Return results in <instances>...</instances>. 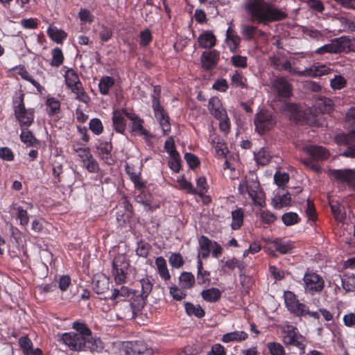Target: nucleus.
Instances as JSON below:
<instances>
[{
  "mask_svg": "<svg viewBox=\"0 0 355 355\" xmlns=\"http://www.w3.org/2000/svg\"><path fill=\"white\" fill-rule=\"evenodd\" d=\"M243 7L252 21L259 24L266 25L287 17V14L284 11L268 1L245 0Z\"/></svg>",
  "mask_w": 355,
  "mask_h": 355,
  "instance_id": "nucleus-1",
  "label": "nucleus"
},
{
  "mask_svg": "<svg viewBox=\"0 0 355 355\" xmlns=\"http://www.w3.org/2000/svg\"><path fill=\"white\" fill-rule=\"evenodd\" d=\"M24 94L21 93L12 100L13 109L16 119L19 121L21 128H28L34 120L35 112L33 109H26L24 104Z\"/></svg>",
  "mask_w": 355,
  "mask_h": 355,
  "instance_id": "nucleus-2",
  "label": "nucleus"
},
{
  "mask_svg": "<svg viewBox=\"0 0 355 355\" xmlns=\"http://www.w3.org/2000/svg\"><path fill=\"white\" fill-rule=\"evenodd\" d=\"M238 189L241 195L248 193L254 205L262 206L264 202L263 193L260 191V183L257 178H245L240 182Z\"/></svg>",
  "mask_w": 355,
  "mask_h": 355,
  "instance_id": "nucleus-3",
  "label": "nucleus"
},
{
  "mask_svg": "<svg viewBox=\"0 0 355 355\" xmlns=\"http://www.w3.org/2000/svg\"><path fill=\"white\" fill-rule=\"evenodd\" d=\"M76 339L77 340L76 343L69 347L71 350L77 352L89 351L91 352L99 353L105 347L104 343L101 339L99 337L93 336L92 334L91 336H87L85 338H82V336H78Z\"/></svg>",
  "mask_w": 355,
  "mask_h": 355,
  "instance_id": "nucleus-4",
  "label": "nucleus"
},
{
  "mask_svg": "<svg viewBox=\"0 0 355 355\" xmlns=\"http://www.w3.org/2000/svg\"><path fill=\"white\" fill-rule=\"evenodd\" d=\"M304 150L309 157L302 159V163L315 171L320 170V166L316 162L320 160H325L329 157V153L322 146H309L304 148Z\"/></svg>",
  "mask_w": 355,
  "mask_h": 355,
  "instance_id": "nucleus-5",
  "label": "nucleus"
},
{
  "mask_svg": "<svg viewBox=\"0 0 355 355\" xmlns=\"http://www.w3.org/2000/svg\"><path fill=\"white\" fill-rule=\"evenodd\" d=\"M276 124V118L273 113L267 110H261L254 116L255 131L263 135L272 130Z\"/></svg>",
  "mask_w": 355,
  "mask_h": 355,
  "instance_id": "nucleus-6",
  "label": "nucleus"
},
{
  "mask_svg": "<svg viewBox=\"0 0 355 355\" xmlns=\"http://www.w3.org/2000/svg\"><path fill=\"white\" fill-rule=\"evenodd\" d=\"M282 341L286 346L296 347L304 349L305 347L304 337L301 335L297 328L291 324H285L281 327Z\"/></svg>",
  "mask_w": 355,
  "mask_h": 355,
  "instance_id": "nucleus-7",
  "label": "nucleus"
},
{
  "mask_svg": "<svg viewBox=\"0 0 355 355\" xmlns=\"http://www.w3.org/2000/svg\"><path fill=\"white\" fill-rule=\"evenodd\" d=\"M302 279L305 292L309 294L320 293L324 288L323 277L309 269L306 270Z\"/></svg>",
  "mask_w": 355,
  "mask_h": 355,
  "instance_id": "nucleus-8",
  "label": "nucleus"
},
{
  "mask_svg": "<svg viewBox=\"0 0 355 355\" xmlns=\"http://www.w3.org/2000/svg\"><path fill=\"white\" fill-rule=\"evenodd\" d=\"M72 328L77 332H66L62 335V340L63 343L68 346V347L76 343L77 340L76 338L78 336H82V338H85L87 336H91L92 334V330L89 328L87 324L80 321L73 322L72 324Z\"/></svg>",
  "mask_w": 355,
  "mask_h": 355,
  "instance_id": "nucleus-9",
  "label": "nucleus"
},
{
  "mask_svg": "<svg viewBox=\"0 0 355 355\" xmlns=\"http://www.w3.org/2000/svg\"><path fill=\"white\" fill-rule=\"evenodd\" d=\"M284 300L287 310L291 314L297 317L304 316V312L306 305L304 303H301L297 299V295L293 291H284Z\"/></svg>",
  "mask_w": 355,
  "mask_h": 355,
  "instance_id": "nucleus-10",
  "label": "nucleus"
},
{
  "mask_svg": "<svg viewBox=\"0 0 355 355\" xmlns=\"http://www.w3.org/2000/svg\"><path fill=\"white\" fill-rule=\"evenodd\" d=\"M123 114L131 121L130 124V132L133 135H144L145 137L150 136L149 132L144 127V120L134 112H130L126 108H121Z\"/></svg>",
  "mask_w": 355,
  "mask_h": 355,
  "instance_id": "nucleus-11",
  "label": "nucleus"
},
{
  "mask_svg": "<svg viewBox=\"0 0 355 355\" xmlns=\"http://www.w3.org/2000/svg\"><path fill=\"white\" fill-rule=\"evenodd\" d=\"M348 43L349 41L345 37L335 38L331 43L318 48L315 52L318 54H324L325 53H338L344 52L349 46Z\"/></svg>",
  "mask_w": 355,
  "mask_h": 355,
  "instance_id": "nucleus-12",
  "label": "nucleus"
},
{
  "mask_svg": "<svg viewBox=\"0 0 355 355\" xmlns=\"http://www.w3.org/2000/svg\"><path fill=\"white\" fill-rule=\"evenodd\" d=\"M125 355H153V351L140 340L130 341L124 346Z\"/></svg>",
  "mask_w": 355,
  "mask_h": 355,
  "instance_id": "nucleus-13",
  "label": "nucleus"
},
{
  "mask_svg": "<svg viewBox=\"0 0 355 355\" xmlns=\"http://www.w3.org/2000/svg\"><path fill=\"white\" fill-rule=\"evenodd\" d=\"M283 110L290 114L291 118L297 123H312L315 119L306 118V112L302 110L296 103H289L283 105Z\"/></svg>",
  "mask_w": 355,
  "mask_h": 355,
  "instance_id": "nucleus-14",
  "label": "nucleus"
},
{
  "mask_svg": "<svg viewBox=\"0 0 355 355\" xmlns=\"http://www.w3.org/2000/svg\"><path fill=\"white\" fill-rule=\"evenodd\" d=\"M272 87L279 100L289 98L292 94V85L284 77H279L274 80Z\"/></svg>",
  "mask_w": 355,
  "mask_h": 355,
  "instance_id": "nucleus-15",
  "label": "nucleus"
},
{
  "mask_svg": "<svg viewBox=\"0 0 355 355\" xmlns=\"http://www.w3.org/2000/svg\"><path fill=\"white\" fill-rule=\"evenodd\" d=\"M97 153L101 159H102L106 164L112 165L114 164V160L112 155V144L110 141H104L99 140L96 146Z\"/></svg>",
  "mask_w": 355,
  "mask_h": 355,
  "instance_id": "nucleus-16",
  "label": "nucleus"
},
{
  "mask_svg": "<svg viewBox=\"0 0 355 355\" xmlns=\"http://www.w3.org/2000/svg\"><path fill=\"white\" fill-rule=\"evenodd\" d=\"M219 58L220 53L216 49L204 51L201 55L202 66L206 71H211L216 67Z\"/></svg>",
  "mask_w": 355,
  "mask_h": 355,
  "instance_id": "nucleus-17",
  "label": "nucleus"
},
{
  "mask_svg": "<svg viewBox=\"0 0 355 355\" xmlns=\"http://www.w3.org/2000/svg\"><path fill=\"white\" fill-rule=\"evenodd\" d=\"M352 139L353 137L349 134L342 133L336 136L337 143L348 146V148L343 153V155L347 157H355V148L350 146L352 145Z\"/></svg>",
  "mask_w": 355,
  "mask_h": 355,
  "instance_id": "nucleus-18",
  "label": "nucleus"
},
{
  "mask_svg": "<svg viewBox=\"0 0 355 355\" xmlns=\"http://www.w3.org/2000/svg\"><path fill=\"white\" fill-rule=\"evenodd\" d=\"M208 110L210 114L216 119H221V116H224V114L227 113L220 100L216 96H213L209 100Z\"/></svg>",
  "mask_w": 355,
  "mask_h": 355,
  "instance_id": "nucleus-19",
  "label": "nucleus"
},
{
  "mask_svg": "<svg viewBox=\"0 0 355 355\" xmlns=\"http://www.w3.org/2000/svg\"><path fill=\"white\" fill-rule=\"evenodd\" d=\"M125 116L121 110H114L112 112V126L113 129L116 132L119 134H124L126 129V119L124 118Z\"/></svg>",
  "mask_w": 355,
  "mask_h": 355,
  "instance_id": "nucleus-20",
  "label": "nucleus"
},
{
  "mask_svg": "<svg viewBox=\"0 0 355 355\" xmlns=\"http://www.w3.org/2000/svg\"><path fill=\"white\" fill-rule=\"evenodd\" d=\"M110 280L105 275L95 277L92 282L93 290L98 295L103 294L109 290Z\"/></svg>",
  "mask_w": 355,
  "mask_h": 355,
  "instance_id": "nucleus-21",
  "label": "nucleus"
},
{
  "mask_svg": "<svg viewBox=\"0 0 355 355\" xmlns=\"http://www.w3.org/2000/svg\"><path fill=\"white\" fill-rule=\"evenodd\" d=\"M198 243L201 252L198 253V259L200 257L207 259L210 255L214 241L207 236L202 235L198 239Z\"/></svg>",
  "mask_w": 355,
  "mask_h": 355,
  "instance_id": "nucleus-22",
  "label": "nucleus"
},
{
  "mask_svg": "<svg viewBox=\"0 0 355 355\" xmlns=\"http://www.w3.org/2000/svg\"><path fill=\"white\" fill-rule=\"evenodd\" d=\"M9 212L11 214H17V218L19 220V224L21 226H26L28 224L29 216L28 212L21 206L12 203L9 207Z\"/></svg>",
  "mask_w": 355,
  "mask_h": 355,
  "instance_id": "nucleus-23",
  "label": "nucleus"
},
{
  "mask_svg": "<svg viewBox=\"0 0 355 355\" xmlns=\"http://www.w3.org/2000/svg\"><path fill=\"white\" fill-rule=\"evenodd\" d=\"M248 338V334L244 331H234L222 336L221 341L224 343L231 342L241 343Z\"/></svg>",
  "mask_w": 355,
  "mask_h": 355,
  "instance_id": "nucleus-24",
  "label": "nucleus"
},
{
  "mask_svg": "<svg viewBox=\"0 0 355 355\" xmlns=\"http://www.w3.org/2000/svg\"><path fill=\"white\" fill-rule=\"evenodd\" d=\"M241 38L229 26L226 31V42L232 52L237 50L240 45Z\"/></svg>",
  "mask_w": 355,
  "mask_h": 355,
  "instance_id": "nucleus-25",
  "label": "nucleus"
},
{
  "mask_svg": "<svg viewBox=\"0 0 355 355\" xmlns=\"http://www.w3.org/2000/svg\"><path fill=\"white\" fill-rule=\"evenodd\" d=\"M199 46L203 49H211L216 45V38L211 31H205L198 39Z\"/></svg>",
  "mask_w": 355,
  "mask_h": 355,
  "instance_id": "nucleus-26",
  "label": "nucleus"
},
{
  "mask_svg": "<svg viewBox=\"0 0 355 355\" xmlns=\"http://www.w3.org/2000/svg\"><path fill=\"white\" fill-rule=\"evenodd\" d=\"M12 70H17V74L21 76V78L30 83H31L34 87L37 88V90L40 91L42 89V86L40 84L36 81L32 76L28 73V71L26 70L24 65H17L14 67H12L10 71Z\"/></svg>",
  "mask_w": 355,
  "mask_h": 355,
  "instance_id": "nucleus-27",
  "label": "nucleus"
},
{
  "mask_svg": "<svg viewBox=\"0 0 355 355\" xmlns=\"http://www.w3.org/2000/svg\"><path fill=\"white\" fill-rule=\"evenodd\" d=\"M155 263L161 279L165 282L168 281L171 279V275L165 259L163 257H158L155 259Z\"/></svg>",
  "mask_w": 355,
  "mask_h": 355,
  "instance_id": "nucleus-28",
  "label": "nucleus"
},
{
  "mask_svg": "<svg viewBox=\"0 0 355 355\" xmlns=\"http://www.w3.org/2000/svg\"><path fill=\"white\" fill-rule=\"evenodd\" d=\"M222 295L221 291L217 288H210L202 290L201 292L202 298L209 303H215L218 302Z\"/></svg>",
  "mask_w": 355,
  "mask_h": 355,
  "instance_id": "nucleus-29",
  "label": "nucleus"
},
{
  "mask_svg": "<svg viewBox=\"0 0 355 355\" xmlns=\"http://www.w3.org/2000/svg\"><path fill=\"white\" fill-rule=\"evenodd\" d=\"M232 223L231 228L233 230H239L243 225L244 211L242 208H237L232 211Z\"/></svg>",
  "mask_w": 355,
  "mask_h": 355,
  "instance_id": "nucleus-30",
  "label": "nucleus"
},
{
  "mask_svg": "<svg viewBox=\"0 0 355 355\" xmlns=\"http://www.w3.org/2000/svg\"><path fill=\"white\" fill-rule=\"evenodd\" d=\"M241 33L243 39L247 41H251L255 38L257 34L264 35L265 33L257 29L256 26L252 25H243L241 30Z\"/></svg>",
  "mask_w": 355,
  "mask_h": 355,
  "instance_id": "nucleus-31",
  "label": "nucleus"
},
{
  "mask_svg": "<svg viewBox=\"0 0 355 355\" xmlns=\"http://www.w3.org/2000/svg\"><path fill=\"white\" fill-rule=\"evenodd\" d=\"M147 297H144L141 293L135 292L130 300L128 301L131 303L135 311L139 313L146 304Z\"/></svg>",
  "mask_w": 355,
  "mask_h": 355,
  "instance_id": "nucleus-32",
  "label": "nucleus"
},
{
  "mask_svg": "<svg viewBox=\"0 0 355 355\" xmlns=\"http://www.w3.org/2000/svg\"><path fill=\"white\" fill-rule=\"evenodd\" d=\"M353 172L350 169L347 170H336L329 171V175L336 180L339 182H349L352 179Z\"/></svg>",
  "mask_w": 355,
  "mask_h": 355,
  "instance_id": "nucleus-33",
  "label": "nucleus"
},
{
  "mask_svg": "<svg viewBox=\"0 0 355 355\" xmlns=\"http://www.w3.org/2000/svg\"><path fill=\"white\" fill-rule=\"evenodd\" d=\"M114 83L115 80L114 78L109 76H103L98 83L100 93L103 95H107L110 89L114 85Z\"/></svg>",
  "mask_w": 355,
  "mask_h": 355,
  "instance_id": "nucleus-34",
  "label": "nucleus"
},
{
  "mask_svg": "<svg viewBox=\"0 0 355 355\" xmlns=\"http://www.w3.org/2000/svg\"><path fill=\"white\" fill-rule=\"evenodd\" d=\"M197 281L198 284L202 285L206 282H209L210 272L203 269V263L201 258H199L197 261Z\"/></svg>",
  "mask_w": 355,
  "mask_h": 355,
  "instance_id": "nucleus-35",
  "label": "nucleus"
},
{
  "mask_svg": "<svg viewBox=\"0 0 355 355\" xmlns=\"http://www.w3.org/2000/svg\"><path fill=\"white\" fill-rule=\"evenodd\" d=\"M179 282L182 288L190 289L193 287L196 280L191 272H182L179 277Z\"/></svg>",
  "mask_w": 355,
  "mask_h": 355,
  "instance_id": "nucleus-36",
  "label": "nucleus"
},
{
  "mask_svg": "<svg viewBox=\"0 0 355 355\" xmlns=\"http://www.w3.org/2000/svg\"><path fill=\"white\" fill-rule=\"evenodd\" d=\"M119 311L122 317L125 319L132 320L136 318L137 315V311H135L133 307L131 306V303L125 300L122 304H120Z\"/></svg>",
  "mask_w": 355,
  "mask_h": 355,
  "instance_id": "nucleus-37",
  "label": "nucleus"
},
{
  "mask_svg": "<svg viewBox=\"0 0 355 355\" xmlns=\"http://www.w3.org/2000/svg\"><path fill=\"white\" fill-rule=\"evenodd\" d=\"M49 37L58 44H62L67 38V34L56 27H49L47 30Z\"/></svg>",
  "mask_w": 355,
  "mask_h": 355,
  "instance_id": "nucleus-38",
  "label": "nucleus"
},
{
  "mask_svg": "<svg viewBox=\"0 0 355 355\" xmlns=\"http://www.w3.org/2000/svg\"><path fill=\"white\" fill-rule=\"evenodd\" d=\"M139 283L141 288V293L144 297H148L152 291L154 279L152 276L146 275L144 277L139 280Z\"/></svg>",
  "mask_w": 355,
  "mask_h": 355,
  "instance_id": "nucleus-39",
  "label": "nucleus"
},
{
  "mask_svg": "<svg viewBox=\"0 0 355 355\" xmlns=\"http://www.w3.org/2000/svg\"><path fill=\"white\" fill-rule=\"evenodd\" d=\"M291 197L289 193L282 195H276L272 199L273 207L279 209L284 207H286L291 204Z\"/></svg>",
  "mask_w": 355,
  "mask_h": 355,
  "instance_id": "nucleus-40",
  "label": "nucleus"
},
{
  "mask_svg": "<svg viewBox=\"0 0 355 355\" xmlns=\"http://www.w3.org/2000/svg\"><path fill=\"white\" fill-rule=\"evenodd\" d=\"M184 308L189 316L195 315L198 318H202L205 315V311L200 305L195 306L191 302H187L184 303Z\"/></svg>",
  "mask_w": 355,
  "mask_h": 355,
  "instance_id": "nucleus-41",
  "label": "nucleus"
},
{
  "mask_svg": "<svg viewBox=\"0 0 355 355\" xmlns=\"http://www.w3.org/2000/svg\"><path fill=\"white\" fill-rule=\"evenodd\" d=\"M76 94V99L83 103H87L89 100V96L85 92L82 83H79L69 87Z\"/></svg>",
  "mask_w": 355,
  "mask_h": 355,
  "instance_id": "nucleus-42",
  "label": "nucleus"
},
{
  "mask_svg": "<svg viewBox=\"0 0 355 355\" xmlns=\"http://www.w3.org/2000/svg\"><path fill=\"white\" fill-rule=\"evenodd\" d=\"M19 345L25 355L33 354L35 349L32 340L28 336H24L19 338Z\"/></svg>",
  "mask_w": 355,
  "mask_h": 355,
  "instance_id": "nucleus-43",
  "label": "nucleus"
},
{
  "mask_svg": "<svg viewBox=\"0 0 355 355\" xmlns=\"http://www.w3.org/2000/svg\"><path fill=\"white\" fill-rule=\"evenodd\" d=\"M272 157L268 148H262L257 153H254V159L259 165L265 166L268 164Z\"/></svg>",
  "mask_w": 355,
  "mask_h": 355,
  "instance_id": "nucleus-44",
  "label": "nucleus"
},
{
  "mask_svg": "<svg viewBox=\"0 0 355 355\" xmlns=\"http://www.w3.org/2000/svg\"><path fill=\"white\" fill-rule=\"evenodd\" d=\"M273 245L275 250L282 254L291 253L293 248L291 242L284 241L281 239L275 240Z\"/></svg>",
  "mask_w": 355,
  "mask_h": 355,
  "instance_id": "nucleus-45",
  "label": "nucleus"
},
{
  "mask_svg": "<svg viewBox=\"0 0 355 355\" xmlns=\"http://www.w3.org/2000/svg\"><path fill=\"white\" fill-rule=\"evenodd\" d=\"M20 139L28 146H35L39 144V141L28 128H22V131L20 134Z\"/></svg>",
  "mask_w": 355,
  "mask_h": 355,
  "instance_id": "nucleus-46",
  "label": "nucleus"
},
{
  "mask_svg": "<svg viewBox=\"0 0 355 355\" xmlns=\"http://www.w3.org/2000/svg\"><path fill=\"white\" fill-rule=\"evenodd\" d=\"M46 112L49 116L58 114L60 110V102L54 97H49L46 101Z\"/></svg>",
  "mask_w": 355,
  "mask_h": 355,
  "instance_id": "nucleus-47",
  "label": "nucleus"
},
{
  "mask_svg": "<svg viewBox=\"0 0 355 355\" xmlns=\"http://www.w3.org/2000/svg\"><path fill=\"white\" fill-rule=\"evenodd\" d=\"M64 77L65 85L68 88L81 82L78 73L73 69H68Z\"/></svg>",
  "mask_w": 355,
  "mask_h": 355,
  "instance_id": "nucleus-48",
  "label": "nucleus"
},
{
  "mask_svg": "<svg viewBox=\"0 0 355 355\" xmlns=\"http://www.w3.org/2000/svg\"><path fill=\"white\" fill-rule=\"evenodd\" d=\"M331 71L329 67L326 65L322 64L318 66H314L312 68H310L307 71V73L309 76L311 77H320L326 74H328Z\"/></svg>",
  "mask_w": 355,
  "mask_h": 355,
  "instance_id": "nucleus-49",
  "label": "nucleus"
},
{
  "mask_svg": "<svg viewBox=\"0 0 355 355\" xmlns=\"http://www.w3.org/2000/svg\"><path fill=\"white\" fill-rule=\"evenodd\" d=\"M130 293V291L128 287L121 286L120 288H114L112 291V295L110 298L112 300L125 301L123 298L128 296Z\"/></svg>",
  "mask_w": 355,
  "mask_h": 355,
  "instance_id": "nucleus-50",
  "label": "nucleus"
},
{
  "mask_svg": "<svg viewBox=\"0 0 355 355\" xmlns=\"http://www.w3.org/2000/svg\"><path fill=\"white\" fill-rule=\"evenodd\" d=\"M129 261L123 254H118L112 261V270H116L119 268L128 269Z\"/></svg>",
  "mask_w": 355,
  "mask_h": 355,
  "instance_id": "nucleus-51",
  "label": "nucleus"
},
{
  "mask_svg": "<svg viewBox=\"0 0 355 355\" xmlns=\"http://www.w3.org/2000/svg\"><path fill=\"white\" fill-rule=\"evenodd\" d=\"M213 146L216 154L220 157H226L228 152L226 144L223 142L220 137H216L213 139Z\"/></svg>",
  "mask_w": 355,
  "mask_h": 355,
  "instance_id": "nucleus-52",
  "label": "nucleus"
},
{
  "mask_svg": "<svg viewBox=\"0 0 355 355\" xmlns=\"http://www.w3.org/2000/svg\"><path fill=\"white\" fill-rule=\"evenodd\" d=\"M151 249V245L148 242L140 240L137 242V248L136 249V254L139 257L146 258L149 254V251Z\"/></svg>",
  "mask_w": 355,
  "mask_h": 355,
  "instance_id": "nucleus-53",
  "label": "nucleus"
},
{
  "mask_svg": "<svg viewBox=\"0 0 355 355\" xmlns=\"http://www.w3.org/2000/svg\"><path fill=\"white\" fill-rule=\"evenodd\" d=\"M282 220L285 225L291 226L300 223V218L297 213L291 211L284 214Z\"/></svg>",
  "mask_w": 355,
  "mask_h": 355,
  "instance_id": "nucleus-54",
  "label": "nucleus"
},
{
  "mask_svg": "<svg viewBox=\"0 0 355 355\" xmlns=\"http://www.w3.org/2000/svg\"><path fill=\"white\" fill-rule=\"evenodd\" d=\"M267 349L270 355H285L286 351L282 344L277 342H270L267 343Z\"/></svg>",
  "mask_w": 355,
  "mask_h": 355,
  "instance_id": "nucleus-55",
  "label": "nucleus"
},
{
  "mask_svg": "<svg viewBox=\"0 0 355 355\" xmlns=\"http://www.w3.org/2000/svg\"><path fill=\"white\" fill-rule=\"evenodd\" d=\"M52 57L53 58L51 61V66L58 67L63 63L64 55L62 49L59 47H56L53 49Z\"/></svg>",
  "mask_w": 355,
  "mask_h": 355,
  "instance_id": "nucleus-56",
  "label": "nucleus"
},
{
  "mask_svg": "<svg viewBox=\"0 0 355 355\" xmlns=\"http://www.w3.org/2000/svg\"><path fill=\"white\" fill-rule=\"evenodd\" d=\"M153 200L152 194L146 190H142L139 194L136 196L137 202L141 203L145 206L151 207V202Z\"/></svg>",
  "mask_w": 355,
  "mask_h": 355,
  "instance_id": "nucleus-57",
  "label": "nucleus"
},
{
  "mask_svg": "<svg viewBox=\"0 0 355 355\" xmlns=\"http://www.w3.org/2000/svg\"><path fill=\"white\" fill-rule=\"evenodd\" d=\"M209 186L205 177L202 176L197 179L196 188V192L195 195L202 197L207 192Z\"/></svg>",
  "mask_w": 355,
  "mask_h": 355,
  "instance_id": "nucleus-58",
  "label": "nucleus"
},
{
  "mask_svg": "<svg viewBox=\"0 0 355 355\" xmlns=\"http://www.w3.org/2000/svg\"><path fill=\"white\" fill-rule=\"evenodd\" d=\"M128 175L131 180V181L134 183L135 187L138 189H143L146 187L145 182L142 180L141 178L140 172H129L128 171Z\"/></svg>",
  "mask_w": 355,
  "mask_h": 355,
  "instance_id": "nucleus-59",
  "label": "nucleus"
},
{
  "mask_svg": "<svg viewBox=\"0 0 355 355\" xmlns=\"http://www.w3.org/2000/svg\"><path fill=\"white\" fill-rule=\"evenodd\" d=\"M169 293L177 301H181L187 297V293L184 288H178L177 286H171L169 287Z\"/></svg>",
  "mask_w": 355,
  "mask_h": 355,
  "instance_id": "nucleus-60",
  "label": "nucleus"
},
{
  "mask_svg": "<svg viewBox=\"0 0 355 355\" xmlns=\"http://www.w3.org/2000/svg\"><path fill=\"white\" fill-rule=\"evenodd\" d=\"M305 213L309 220L315 221L317 220L318 215L315 208L314 202L309 198L306 201Z\"/></svg>",
  "mask_w": 355,
  "mask_h": 355,
  "instance_id": "nucleus-61",
  "label": "nucleus"
},
{
  "mask_svg": "<svg viewBox=\"0 0 355 355\" xmlns=\"http://www.w3.org/2000/svg\"><path fill=\"white\" fill-rule=\"evenodd\" d=\"M245 81L246 79L241 73L237 71H235L234 73L231 76V84L234 87L245 88L246 87V84L245 83Z\"/></svg>",
  "mask_w": 355,
  "mask_h": 355,
  "instance_id": "nucleus-62",
  "label": "nucleus"
},
{
  "mask_svg": "<svg viewBox=\"0 0 355 355\" xmlns=\"http://www.w3.org/2000/svg\"><path fill=\"white\" fill-rule=\"evenodd\" d=\"M89 128L96 135H99L103 132V123L98 118H94L89 121Z\"/></svg>",
  "mask_w": 355,
  "mask_h": 355,
  "instance_id": "nucleus-63",
  "label": "nucleus"
},
{
  "mask_svg": "<svg viewBox=\"0 0 355 355\" xmlns=\"http://www.w3.org/2000/svg\"><path fill=\"white\" fill-rule=\"evenodd\" d=\"M342 286L347 292L355 291V275H353L342 279Z\"/></svg>",
  "mask_w": 355,
  "mask_h": 355,
  "instance_id": "nucleus-64",
  "label": "nucleus"
}]
</instances>
